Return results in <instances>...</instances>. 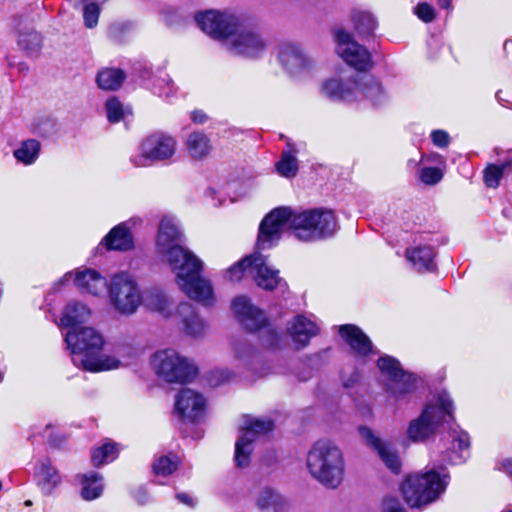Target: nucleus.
<instances>
[{
	"label": "nucleus",
	"instance_id": "09e8293b",
	"mask_svg": "<svg viewBox=\"0 0 512 512\" xmlns=\"http://www.w3.org/2000/svg\"><path fill=\"white\" fill-rule=\"evenodd\" d=\"M353 19L356 29L360 33H371L377 26L376 20L374 19L373 15L366 11H360L355 13Z\"/></svg>",
	"mask_w": 512,
	"mask_h": 512
},
{
	"label": "nucleus",
	"instance_id": "a878e982",
	"mask_svg": "<svg viewBox=\"0 0 512 512\" xmlns=\"http://www.w3.org/2000/svg\"><path fill=\"white\" fill-rule=\"evenodd\" d=\"M251 277L265 290H273L280 282L278 271L268 266L264 256L258 252L253 254Z\"/></svg>",
	"mask_w": 512,
	"mask_h": 512
},
{
	"label": "nucleus",
	"instance_id": "e433bc0d",
	"mask_svg": "<svg viewBox=\"0 0 512 512\" xmlns=\"http://www.w3.org/2000/svg\"><path fill=\"white\" fill-rule=\"evenodd\" d=\"M81 484V496L91 501L101 496L103 492L102 477L96 472H89L79 476Z\"/></svg>",
	"mask_w": 512,
	"mask_h": 512
},
{
	"label": "nucleus",
	"instance_id": "20e7f679",
	"mask_svg": "<svg viewBox=\"0 0 512 512\" xmlns=\"http://www.w3.org/2000/svg\"><path fill=\"white\" fill-rule=\"evenodd\" d=\"M449 482L447 471L430 468L408 475L401 485V491L411 508H422L437 501L445 493Z\"/></svg>",
	"mask_w": 512,
	"mask_h": 512
},
{
	"label": "nucleus",
	"instance_id": "bf43d9fd",
	"mask_svg": "<svg viewBox=\"0 0 512 512\" xmlns=\"http://www.w3.org/2000/svg\"><path fill=\"white\" fill-rule=\"evenodd\" d=\"M421 161L437 163V164H439L438 167H442V168H445V166H446L444 158L439 154H432V155H429L426 157H422Z\"/></svg>",
	"mask_w": 512,
	"mask_h": 512
},
{
	"label": "nucleus",
	"instance_id": "2eb2a0df",
	"mask_svg": "<svg viewBox=\"0 0 512 512\" xmlns=\"http://www.w3.org/2000/svg\"><path fill=\"white\" fill-rule=\"evenodd\" d=\"M336 52L350 66L364 71L372 66L371 55L367 49L355 42L351 35L344 31L336 33Z\"/></svg>",
	"mask_w": 512,
	"mask_h": 512
},
{
	"label": "nucleus",
	"instance_id": "79ce46f5",
	"mask_svg": "<svg viewBox=\"0 0 512 512\" xmlns=\"http://www.w3.org/2000/svg\"><path fill=\"white\" fill-rule=\"evenodd\" d=\"M511 170L510 166H506V159L499 165H489L484 170V182L490 188H496L504 173Z\"/></svg>",
	"mask_w": 512,
	"mask_h": 512
},
{
	"label": "nucleus",
	"instance_id": "774afa93",
	"mask_svg": "<svg viewBox=\"0 0 512 512\" xmlns=\"http://www.w3.org/2000/svg\"><path fill=\"white\" fill-rule=\"evenodd\" d=\"M3 379V373L0 371V382L2 381Z\"/></svg>",
	"mask_w": 512,
	"mask_h": 512
},
{
	"label": "nucleus",
	"instance_id": "473e14b6",
	"mask_svg": "<svg viewBox=\"0 0 512 512\" xmlns=\"http://www.w3.org/2000/svg\"><path fill=\"white\" fill-rule=\"evenodd\" d=\"M36 480L43 493L50 494L61 482L58 471L49 461H43L37 467Z\"/></svg>",
	"mask_w": 512,
	"mask_h": 512
},
{
	"label": "nucleus",
	"instance_id": "0e129e2a",
	"mask_svg": "<svg viewBox=\"0 0 512 512\" xmlns=\"http://www.w3.org/2000/svg\"><path fill=\"white\" fill-rule=\"evenodd\" d=\"M452 0H438V5L441 8L448 9L451 6Z\"/></svg>",
	"mask_w": 512,
	"mask_h": 512
},
{
	"label": "nucleus",
	"instance_id": "9b49d317",
	"mask_svg": "<svg viewBox=\"0 0 512 512\" xmlns=\"http://www.w3.org/2000/svg\"><path fill=\"white\" fill-rule=\"evenodd\" d=\"M268 41L256 29H240L234 33L226 46L232 54L246 59L257 60L268 51Z\"/></svg>",
	"mask_w": 512,
	"mask_h": 512
},
{
	"label": "nucleus",
	"instance_id": "a19ab883",
	"mask_svg": "<svg viewBox=\"0 0 512 512\" xmlns=\"http://www.w3.org/2000/svg\"><path fill=\"white\" fill-rule=\"evenodd\" d=\"M143 304L152 311L165 314L169 308V300L162 292L153 290L143 295Z\"/></svg>",
	"mask_w": 512,
	"mask_h": 512
},
{
	"label": "nucleus",
	"instance_id": "de8ad7c7",
	"mask_svg": "<svg viewBox=\"0 0 512 512\" xmlns=\"http://www.w3.org/2000/svg\"><path fill=\"white\" fill-rule=\"evenodd\" d=\"M445 168L424 166L418 171L419 180L425 185H435L439 183L444 176Z\"/></svg>",
	"mask_w": 512,
	"mask_h": 512
},
{
	"label": "nucleus",
	"instance_id": "680f3d73",
	"mask_svg": "<svg viewBox=\"0 0 512 512\" xmlns=\"http://www.w3.org/2000/svg\"><path fill=\"white\" fill-rule=\"evenodd\" d=\"M176 497H177V499L181 503H183L185 505H188V506H193L194 505L193 498L190 495L186 494V493H179V494H177Z\"/></svg>",
	"mask_w": 512,
	"mask_h": 512
},
{
	"label": "nucleus",
	"instance_id": "37998d69",
	"mask_svg": "<svg viewBox=\"0 0 512 512\" xmlns=\"http://www.w3.org/2000/svg\"><path fill=\"white\" fill-rule=\"evenodd\" d=\"M106 113L108 120L116 123L130 115L131 109L128 106H124L118 99L110 98L106 102Z\"/></svg>",
	"mask_w": 512,
	"mask_h": 512
},
{
	"label": "nucleus",
	"instance_id": "f704fd0d",
	"mask_svg": "<svg viewBox=\"0 0 512 512\" xmlns=\"http://www.w3.org/2000/svg\"><path fill=\"white\" fill-rule=\"evenodd\" d=\"M255 501L259 509L273 508L276 512L283 509L287 504L285 497L270 486L261 487L255 496Z\"/></svg>",
	"mask_w": 512,
	"mask_h": 512
},
{
	"label": "nucleus",
	"instance_id": "f3484780",
	"mask_svg": "<svg viewBox=\"0 0 512 512\" xmlns=\"http://www.w3.org/2000/svg\"><path fill=\"white\" fill-rule=\"evenodd\" d=\"M363 443L376 452L385 466L393 473H399L401 469V460L397 450L393 445L380 438L369 427L360 426L358 428Z\"/></svg>",
	"mask_w": 512,
	"mask_h": 512
},
{
	"label": "nucleus",
	"instance_id": "5fc2aeb1",
	"mask_svg": "<svg viewBox=\"0 0 512 512\" xmlns=\"http://www.w3.org/2000/svg\"><path fill=\"white\" fill-rule=\"evenodd\" d=\"M234 352L237 358L243 359L246 354H250L252 352V348L244 342H237L234 344Z\"/></svg>",
	"mask_w": 512,
	"mask_h": 512
},
{
	"label": "nucleus",
	"instance_id": "c03bdc74",
	"mask_svg": "<svg viewBox=\"0 0 512 512\" xmlns=\"http://www.w3.org/2000/svg\"><path fill=\"white\" fill-rule=\"evenodd\" d=\"M118 454V448L115 444L106 443L103 446L95 449L92 453V463L95 466H100L113 461Z\"/></svg>",
	"mask_w": 512,
	"mask_h": 512
},
{
	"label": "nucleus",
	"instance_id": "4be33fe9",
	"mask_svg": "<svg viewBox=\"0 0 512 512\" xmlns=\"http://www.w3.org/2000/svg\"><path fill=\"white\" fill-rule=\"evenodd\" d=\"M355 80H342L338 77H331L324 80L320 85L321 94L334 101L353 102L359 99V93L355 92Z\"/></svg>",
	"mask_w": 512,
	"mask_h": 512
},
{
	"label": "nucleus",
	"instance_id": "ea45409f",
	"mask_svg": "<svg viewBox=\"0 0 512 512\" xmlns=\"http://www.w3.org/2000/svg\"><path fill=\"white\" fill-rule=\"evenodd\" d=\"M289 150L284 151L281 159L276 163L277 172L286 178H292L297 174L298 162L295 157L297 152L291 144H288Z\"/></svg>",
	"mask_w": 512,
	"mask_h": 512
},
{
	"label": "nucleus",
	"instance_id": "4468645a",
	"mask_svg": "<svg viewBox=\"0 0 512 512\" xmlns=\"http://www.w3.org/2000/svg\"><path fill=\"white\" fill-rule=\"evenodd\" d=\"M175 409L183 420L200 422L207 415V399L198 391L184 388L176 396Z\"/></svg>",
	"mask_w": 512,
	"mask_h": 512
},
{
	"label": "nucleus",
	"instance_id": "f03ea898",
	"mask_svg": "<svg viewBox=\"0 0 512 512\" xmlns=\"http://www.w3.org/2000/svg\"><path fill=\"white\" fill-rule=\"evenodd\" d=\"M289 229L302 242H314L332 237L339 229L338 220L332 210L315 208L294 211L289 207H278L269 212L259 226L257 247L268 249L280 240Z\"/></svg>",
	"mask_w": 512,
	"mask_h": 512
},
{
	"label": "nucleus",
	"instance_id": "ddd939ff",
	"mask_svg": "<svg viewBox=\"0 0 512 512\" xmlns=\"http://www.w3.org/2000/svg\"><path fill=\"white\" fill-rule=\"evenodd\" d=\"M67 348L71 352L72 361L77 364V358H82L96 350H103L105 341L102 334L93 327L72 329L65 335Z\"/></svg>",
	"mask_w": 512,
	"mask_h": 512
},
{
	"label": "nucleus",
	"instance_id": "412c9836",
	"mask_svg": "<svg viewBox=\"0 0 512 512\" xmlns=\"http://www.w3.org/2000/svg\"><path fill=\"white\" fill-rule=\"evenodd\" d=\"M65 278L72 279L75 285L85 293L94 296L103 295L108 289L109 282L98 271L93 269H81L75 272H69Z\"/></svg>",
	"mask_w": 512,
	"mask_h": 512
},
{
	"label": "nucleus",
	"instance_id": "f8f14e48",
	"mask_svg": "<svg viewBox=\"0 0 512 512\" xmlns=\"http://www.w3.org/2000/svg\"><path fill=\"white\" fill-rule=\"evenodd\" d=\"M377 365L387 380L388 392L395 398H400L415 389L416 378L412 374L405 373L395 358L380 357Z\"/></svg>",
	"mask_w": 512,
	"mask_h": 512
},
{
	"label": "nucleus",
	"instance_id": "bb28decb",
	"mask_svg": "<svg viewBox=\"0 0 512 512\" xmlns=\"http://www.w3.org/2000/svg\"><path fill=\"white\" fill-rule=\"evenodd\" d=\"M184 147L188 156L196 161L208 158L213 150L209 135L202 131L190 132L184 140Z\"/></svg>",
	"mask_w": 512,
	"mask_h": 512
},
{
	"label": "nucleus",
	"instance_id": "13d9d810",
	"mask_svg": "<svg viewBox=\"0 0 512 512\" xmlns=\"http://www.w3.org/2000/svg\"><path fill=\"white\" fill-rule=\"evenodd\" d=\"M384 512H406L402 506L393 500L386 501L384 503Z\"/></svg>",
	"mask_w": 512,
	"mask_h": 512
},
{
	"label": "nucleus",
	"instance_id": "58836bf2",
	"mask_svg": "<svg viewBox=\"0 0 512 512\" xmlns=\"http://www.w3.org/2000/svg\"><path fill=\"white\" fill-rule=\"evenodd\" d=\"M82 4L84 25L88 29H93L98 25L102 6L107 0H79Z\"/></svg>",
	"mask_w": 512,
	"mask_h": 512
},
{
	"label": "nucleus",
	"instance_id": "052dcab7",
	"mask_svg": "<svg viewBox=\"0 0 512 512\" xmlns=\"http://www.w3.org/2000/svg\"><path fill=\"white\" fill-rule=\"evenodd\" d=\"M498 469L512 477V459H505L500 464Z\"/></svg>",
	"mask_w": 512,
	"mask_h": 512
},
{
	"label": "nucleus",
	"instance_id": "393cba45",
	"mask_svg": "<svg viewBox=\"0 0 512 512\" xmlns=\"http://www.w3.org/2000/svg\"><path fill=\"white\" fill-rule=\"evenodd\" d=\"M75 365L83 370L97 373L118 369L122 366V362L115 355L102 353V350H96L87 356L77 358V364Z\"/></svg>",
	"mask_w": 512,
	"mask_h": 512
},
{
	"label": "nucleus",
	"instance_id": "864d4df0",
	"mask_svg": "<svg viewBox=\"0 0 512 512\" xmlns=\"http://www.w3.org/2000/svg\"><path fill=\"white\" fill-rule=\"evenodd\" d=\"M233 376V373L228 369H218L213 371L211 382L214 385L222 384L229 381Z\"/></svg>",
	"mask_w": 512,
	"mask_h": 512
},
{
	"label": "nucleus",
	"instance_id": "8fccbe9b",
	"mask_svg": "<svg viewBox=\"0 0 512 512\" xmlns=\"http://www.w3.org/2000/svg\"><path fill=\"white\" fill-rule=\"evenodd\" d=\"M414 12L419 19L423 22L429 23L435 19V9L428 3H419L415 8Z\"/></svg>",
	"mask_w": 512,
	"mask_h": 512
},
{
	"label": "nucleus",
	"instance_id": "a18cd8bd",
	"mask_svg": "<svg viewBox=\"0 0 512 512\" xmlns=\"http://www.w3.org/2000/svg\"><path fill=\"white\" fill-rule=\"evenodd\" d=\"M253 254L232 265L225 271V278L229 281H239L245 273L251 276Z\"/></svg>",
	"mask_w": 512,
	"mask_h": 512
},
{
	"label": "nucleus",
	"instance_id": "3c124183",
	"mask_svg": "<svg viewBox=\"0 0 512 512\" xmlns=\"http://www.w3.org/2000/svg\"><path fill=\"white\" fill-rule=\"evenodd\" d=\"M431 138L433 144L440 148L447 147L450 142L449 134L444 130H434L431 133Z\"/></svg>",
	"mask_w": 512,
	"mask_h": 512
},
{
	"label": "nucleus",
	"instance_id": "0eeeda50",
	"mask_svg": "<svg viewBox=\"0 0 512 512\" xmlns=\"http://www.w3.org/2000/svg\"><path fill=\"white\" fill-rule=\"evenodd\" d=\"M154 372L169 383L191 380L197 373L193 362L173 349L160 350L151 357Z\"/></svg>",
	"mask_w": 512,
	"mask_h": 512
},
{
	"label": "nucleus",
	"instance_id": "c85d7f7f",
	"mask_svg": "<svg viewBox=\"0 0 512 512\" xmlns=\"http://www.w3.org/2000/svg\"><path fill=\"white\" fill-rule=\"evenodd\" d=\"M339 333L356 355L367 357L370 354H374L371 341L358 327L343 325L339 328Z\"/></svg>",
	"mask_w": 512,
	"mask_h": 512
},
{
	"label": "nucleus",
	"instance_id": "2f4dec72",
	"mask_svg": "<svg viewBox=\"0 0 512 512\" xmlns=\"http://www.w3.org/2000/svg\"><path fill=\"white\" fill-rule=\"evenodd\" d=\"M91 316L90 308L78 301L69 302L62 311L59 325L63 328H73L86 322Z\"/></svg>",
	"mask_w": 512,
	"mask_h": 512
},
{
	"label": "nucleus",
	"instance_id": "6e6552de",
	"mask_svg": "<svg viewBox=\"0 0 512 512\" xmlns=\"http://www.w3.org/2000/svg\"><path fill=\"white\" fill-rule=\"evenodd\" d=\"M199 28L210 37L220 40L225 47L241 27L240 17L230 10H206L195 15Z\"/></svg>",
	"mask_w": 512,
	"mask_h": 512
},
{
	"label": "nucleus",
	"instance_id": "b1692460",
	"mask_svg": "<svg viewBox=\"0 0 512 512\" xmlns=\"http://www.w3.org/2000/svg\"><path fill=\"white\" fill-rule=\"evenodd\" d=\"M136 224L134 219L122 222L113 227L104 237L101 244L108 250L128 251L134 247L131 228Z\"/></svg>",
	"mask_w": 512,
	"mask_h": 512
},
{
	"label": "nucleus",
	"instance_id": "e2e57ef3",
	"mask_svg": "<svg viewBox=\"0 0 512 512\" xmlns=\"http://www.w3.org/2000/svg\"><path fill=\"white\" fill-rule=\"evenodd\" d=\"M359 380V374L358 373H353V375L349 378V379H345L343 377L342 381H343V385L345 387H350L352 386L353 384H355L357 381Z\"/></svg>",
	"mask_w": 512,
	"mask_h": 512
},
{
	"label": "nucleus",
	"instance_id": "aec40b11",
	"mask_svg": "<svg viewBox=\"0 0 512 512\" xmlns=\"http://www.w3.org/2000/svg\"><path fill=\"white\" fill-rule=\"evenodd\" d=\"M448 446L441 459L446 464H461L470 455V439L468 434L461 429H451L448 432Z\"/></svg>",
	"mask_w": 512,
	"mask_h": 512
},
{
	"label": "nucleus",
	"instance_id": "69168bd1",
	"mask_svg": "<svg viewBox=\"0 0 512 512\" xmlns=\"http://www.w3.org/2000/svg\"><path fill=\"white\" fill-rule=\"evenodd\" d=\"M506 166L512 168V151H509L506 157Z\"/></svg>",
	"mask_w": 512,
	"mask_h": 512
},
{
	"label": "nucleus",
	"instance_id": "dca6fc26",
	"mask_svg": "<svg viewBox=\"0 0 512 512\" xmlns=\"http://www.w3.org/2000/svg\"><path fill=\"white\" fill-rule=\"evenodd\" d=\"M336 52L350 66L364 71L372 66L371 55L367 49L355 42L351 35L344 31L336 33Z\"/></svg>",
	"mask_w": 512,
	"mask_h": 512
},
{
	"label": "nucleus",
	"instance_id": "9d476101",
	"mask_svg": "<svg viewBox=\"0 0 512 512\" xmlns=\"http://www.w3.org/2000/svg\"><path fill=\"white\" fill-rule=\"evenodd\" d=\"M273 429V422L252 416H244L241 425V434L235 443L234 460L238 468L249 465L254 450L253 443Z\"/></svg>",
	"mask_w": 512,
	"mask_h": 512
},
{
	"label": "nucleus",
	"instance_id": "6ab92c4d",
	"mask_svg": "<svg viewBox=\"0 0 512 512\" xmlns=\"http://www.w3.org/2000/svg\"><path fill=\"white\" fill-rule=\"evenodd\" d=\"M234 315L249 330L257 331L267 326V317L246 296H237L231 304Z\"/></svg>",
	"mask_w": 512,
	"mask_h": 512
},
{
	"label": "nucleus",
	"instance_id": "cd10ccee",
	"mask_svg": "<svg viewBox=\"0 0 512 512\" xmlns=\"http://www.w3.org/2000/svg\"><path fill=\"white\" fill-rule=\"evenodd\" d=\"M354 91L359 93V99L357 101L367 99L373 105L377 106L383 104L386 100V93L382 86L371 75H362L356 79Z\"/></svg>",
	"mask_w": 512,
	"mask_h": 512
},
{
	"label": "nucleus",
	"instance_id": "7c9ffc66",
	"mask_svg": "<svg viewBox=\"0 0 512 512\" xmlns=\"http://www.w3.org/2000/svg\"><path fill=\"white\" fill-rule=\"evenodd\" d=\"M178 314L181 317L183 331L191 337H201L207 330L206 321L195 312L188 303H183L178 307Z\"/></svg>",
	"mask_w": 512,
	"mask_h": 512
},
{
	"label": "nucleus",
	"instance_id": "4c0bfd02",
	"mask_svg": "<svg viewBox=\"0 0 512 512\" xmlns=\"http://www.w3.org/2000/svg\"><path fill=\"white\" fill-rule=\"evenodd\" d=\"M125 79V74L117 68H105L98 73L97 83L103 90L118 89Z\"/></svg>",
	"mask_w": 512,
	"mask_h": 512
},
{
	"label": "nucleus",
	"instance_id": "423d86ee",
	"mask_svg": "<svg viewBox=\"0 0 512 512\" xmlns=\"http://www.w3.org/2000/svg\"><path fill=\"white\" fill-rule=\"evenodd\" d=\"M107 291L111 307L120 315L131 316L143 304L141 288L136 278L127 272L114 274Z\"/></svg>",
	"mask_w": 512,
	"mask_h": 512
},
{
	"label": "nucleus",
	"instance_id": "338daca9",
	"mask_svg": "<svg viewBox=\"0 0 512 512\" xmlns=\"http://www.w3.org/2000/svg\"><path fill=\"white\" fill-rule=\"evenodd\" d=\"M166 96H170L172 94V89H169L167 92H164Z\"/></svg>",
	"mask_w": 512,
	"mask_h": 512
},
{
	"label": "nucleus",
	"instance_id": "1a4fd4ad",
	"mask_svg": "<svg viewBox=\"0 0 512 512\" xmlns=\"http://www.w3.org/2000/svg\"><path fill=\"white\" fill-rule=\"evenodd\" d=\"M177 151L175 137L165 133H154L144 138L138 147V154L132 158L137 167H146L153 162L167 161Z\"/></svg>",
	"mask_w": 512,
	"mask_h": 512
},
{
	"label": "nucleus",
	"instance_id": "4d7b16f0",
	"mask_svg": "<svg viewBox=\"0 0 512 512\" xmlns=\"http://www.w3.org/2000/svg\"><path fill=\"white\" fill-rule=\"evenodd\" d=\"M496 97L502 106L512 108V95H507L504 91L497 92Z\"/></svg>",
	"mask_w": 512,
	"mask_h": 512
},
{
	"label": "nucleus",
	"instance_id": "c9c22d12",
	"mask_svg": "<svg viewBox=\"0 0 512 512\" xmlns=\"http://www.w3.org/2000/svg\"><path fill=\"white\" fill-rule=\"evenodd\" d=\"M41 152V143L36 139H26L22 141L13 151V156L17 162L30 166L39 158Z\"/></svg>",
	"mask_w": 512,
	"mask_h": 512
},
{
	"label": "nucleus",
	"instance_id": "c756f323",
	"mask_svg": "<svg viewBox=\"0 0 512 512\" xmlns=\"http://www.w3.org/2000/svg\"><path fill=\"white\" fill-rule=\"evenodd\" d=\"M13 27L17 34V43L21 49L33 52L40 48L42 37L29 21L22 18L15 19Z\"/></svg>",
	"mask_w": 512,
	"mask_h": 512
},
{
	"label": "nucleus",
	"instance_id": "49530a36",
	"mask_svg": "<svg viewBox=\"0 0 512 512\" xmlns=\"http://www.w3.org/2000/svg\"><path fill=\"white\" fill-rule=\"evenodd\" d=\"M178 458L176 456H161L154 462L153 470L156 475L168 476L178 467Z\"/></svg>",
	"mask_w": 512,
	"mask_h": 512
},
{
	"label": "nucleus",
	"instance_id": "7ed1b4c3",
	"mask_svg": "<svg viewBox=\"0 0 512 512\" xmlns=\"http://www.w3.org/2000/svg\"><path fill=\"white\" fill-rule=\"evenodd\" d=\"M306 465L310 475L328 489H337L344 481V453L330 440H318L312 445L307 454Z\"/></svg>",
	"mask_w": 512,
	"mask_h": 512
},
{
	"label": "nucleus",
	"instance_id": "39448f33",
	"mask_svg": "<svg viewBox=\"0 0 512 512\" xmlns=\"http://www.w3.org/2000/svg\"><path fill=\"white\" fill-rule=\"evenodd\" d=\"M454 405L446 392L431 399L419 417L412 420L407 428V436L413 442H424L435 435L438 428L453 418Z\"/></svg>",
	"mask_w": 512,
	"mask_h": 512
},
{
	"label": "nucleus",
	"instance_id": "a211bd4d",
	"mask_svg": "<svg viewBox=\"0 0 512 512\" xmlns=\"http://www.w3.org/2000/svg\"><path fill=\"white\" fill-rule=\"evenodd\" d=\"M277 59L281 66L290 74L298 75L308 70L312 59L295 43L284 42L278 46Z\"/></svg>",
	"mask_w": 512,
	"mask_h": 512
},
{
	"label": "nucleus",
	"instance_id": "72a5a7b5",
	"mask_svg": "<svg viewBox=\"0 0 512 512\" xmlns=\"http://www.w3.org/2000/svg\"><path fill=\"white\" fill-rule=\"evenodd\" d=\"M434 256V249L429 245L416 246L406 251L407 259L418 271L431 270L434 267Z\"/></svg>",
	"mask_w": 512,
	"mask_h": 512
},
{
	"label": "nucleus",
	"instance_id": "6e6d98bb",
	"mask_svg": "<svg viewBox=\"0 0 512 512\" xmlns=\"http://www.w3.org/2000/svg\"><path fill=\"white\" fill-rule=\"evenodd\" d=\"M190 118L195 124L199 125L206 123L209 119L208 115L200 109L193 110L190 114Z\"/></svg>",
	"mask_w": 512,
	"mask_h": 512
},
{
	"label": "nucleus",
	"instance_id": "f257e3e1",
	"mask_svg": "<svg viewBox=\"0 0 512 512\" xmlns=\"http://www.w3.org/2000/svg\"><path fill=\"white\" fill-rule=\"evenodd\" d=\"M182 237L178 220L172 216H164L155 238L156 254L169 264L182 292L203 305H212L215 301L212 284L200 276L202 262L181 245Z\"/></svg>",
	"mask_w": 512,
	"mask_h": 512
},
{
	"label": "nucleus",
	"instance_id": "603ef678",
	"mask_svg": "<svg viewBox=\"0 0 512 512\" xmlns=\"http://www.w3.org/2000/svg\"><path fill=\"white\" fill-rule=\"evenodd\" d=\"M263 345L266 347H274L278 345V334L275 329L267 327L261 336Z\"/></svg>",
	"mask_w": 512,
	"mask_h": 512
},
{
	"label": "nucleus",
	"instance_id": "5701e85b",
	"mask_svg": "<svg viewBox=\"0 0 512 512\" xmlns=\"http://www.w3.org/2000/svg\"><path fill=\"white\" fill-rule=\"evenodd\" d=\"M318 332L319 327L312 316L297 315L287 325V333L298 349L304 348Z\"/></svg>",
	"mask_w": 512,
	"mask_h": 512
}]
</instances>
